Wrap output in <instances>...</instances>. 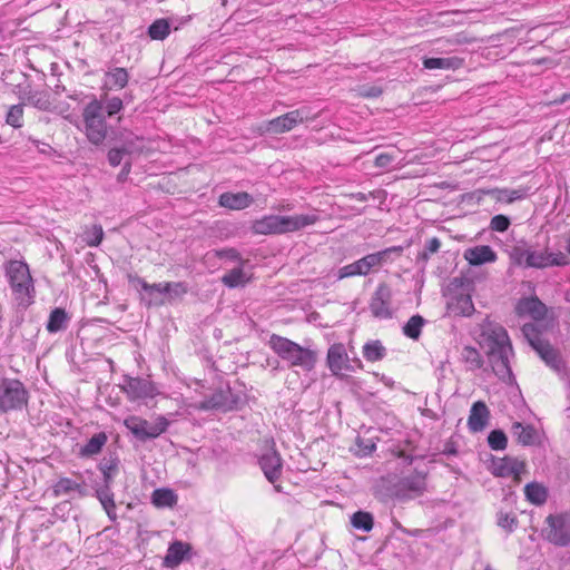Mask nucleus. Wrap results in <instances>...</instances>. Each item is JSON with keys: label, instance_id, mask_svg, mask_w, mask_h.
Segmentation results:
<instances>
[{"label": "nucleus", "instance_id": "obj_40", "mask_svg": "<svg viewBox=\"0 0 570 570\" xmlns=\"http://www.w3.org/2000/svg\"><path fill=\"white\" fill-rule=\"evenodd\" d=\"M170 32V24L166 19L155 20L147 30L148 36L153 40H164Z\"/></svg>", "mask_w": 570, "mask_h": 570}, {"label": "nucleus", "instance_id": "obj_25", "mask_svg": "<svg viewBox=\"0 0 570 570\" xmlns=\"http://www.w3.org/2000/svg\"><path fill=\"white\" fill-rule=\"evenodd\" d=\"M69 321L70 316L66 309L56 307L49 314L46 330L51 334L65 331L68 327Z\"/></svg>", "mask_w": 570, "mask_h": 570}, {"label": "nucleus", "instance_id": "obj_13", "mask_svg": "<svg viewBox=\"0 0 570 570\" xmlns=\"http://www.w3.org/2000/svg\"><path fill=\"white\" fill-rule=\"evenodd\" d=\"M489 470L494 476H512L513 480L519 483L521 481V474L525 472V462L509 455L503 458L492 456Z\"/></svg>", "mask_w": 570, "mask_h": 570}, {"label": "nucleus", "instance_id": "obj_53", "mask_svg": "<svg viewBox=\"0 0 570 570\" xmlns=\"http://www.w3.org/2000/svg\"><path fill=\"white\" fill-rule=\"evenodd\" d=\"M71 512L70 501H62L56 504L52 509V515L57 519L67 520Z\"/></svg>", "mask_w": 570, "mask_h": 570}, {"label": "nucleus", "instance_id": "obj_64", "mask_svg": "<svg viewBox=\"0 0 570 570\" xmlns=\"http://www.w3.org/2000/svg\"><path fill=\"white\" fill-rule=\"evenodd\" d=\"M362 261L364 263V266H365L367 273H370L373 267L381 266V263L379 262L375 253H372V254H368V255L362 257Z\"/></svg>", "mask_w": 570, "mask_h": 570}, {"label": "nucleus", "instance_id": "obj_36", "mask_svg": "<svg viewBox=\"0 0 570 570\" xmlns=\"http://www.w3.org/2000/svg\"><path fill=\"white\" fill-rule=\"evenodd\" d=\"M549 258H550V256H549L548 250H543V252L531 250V253L528 254V257L524 262V267L539 268V269L550 267Z\"/></svg>", "mask_w": 570, "mask_h": 570}, {"label": "nucleus", "instance_id": "obj_32", "mask_svg": "<svg viewBox=\"0 0 570 570\" xmlns=\"http://www.w3.org/2000/svg\"><path fill=\"white\" fill-rule=\"evenodd\" d=\"M524 494L529 502L537 505L543 504L548 499L547 489L538 482L528 483L524 487Z\"/></svg>", "mask_w": 570, "mask_h": 570}, {"label": "nucleus", "instance_id": "obj_27", "mask_svg": "<svg viewBox=\"0 0 570 570\" xmlns=\"http://www.w3.org/2000/svg\"><path fill=\"white\" fill-rule=\"evenodd\" d=\"M463 65V59L459 57H449V58H424L423 67L425 69H444V70H455L459 69Z\"/></svg>", "mask_w": 570, "mask_h": 570}, {"label": "nucleus", "instance_id": "obj_54", "mask_svg": "<svg viewBox=\"0 0 570 570\" xmlns=\"http://www.w3.org/2000/svg\"><path fill=\"white\" fill-rule=\"evenodd\" d=\"M124 107L122 100L119 97H111L106 101V114L108 117L117 115Z\"/></svg>", "mask_w": 570, "mask_h": 570}, {"label": "nucleus", "instance_id": "obj_12", "mask_svg": "<svg viewBox=\"0 0 570 570\" xmlns=\"http://www.w3.org/2000/svg\"><path fill=\"white\" fill-rule=\"evenodd\" d=\"M311 118H313L311 109L302 107L268 120L266 122V131L274 135L284 134Z\"/></svg>", "mask_w": 570, "mask_h": 570}, {"label": "nucleus", "instance_id": "obj_16", "mask_svg": "<svg viewBox=\"0 0 570 570\" xmlns=\"http://www.w3.org/2000/svg\"><path fill=\"white\" fill-rule=\"evenodd\" d=\"M122 391L131 400L154 397L157 393L155 385L147 379L124 376Z\"/></svg>", "mask_w": 570, "mask_h": 570}, {"label": "nucleus", "instance_id": "obj_33", "mask_svg": "<svg viewBox=\"0 0 570 570\" xmlns=\"http://www.w3.org/2000/svg\"><path fill=\"white\" fill-rule=\"evenodd\" d=\"M177 494L167 488L156 489L151 494V502L158 508H171L177 503Z\"/></svg>", "mask_w": 570, "mask_h": 570}, {"label": "nucleus", "instance_id": "obj_11", "mask_svg": "<svg viewBox=\"0 0 570 570\" xmlns=\"http://www.w3.org/2000/svg\"><path fill=\"white\" fill-rule=\"evenodd\" d=\"M326 365L334 376L342 375V372H355L362 368L363 364L360 358H350L346 347L343 343H334L327 350Z\"/></svg>", "mask_w": 570, "mask_h": 570}, {"label": "nucleus", "instance_id": "obj_3", "mask_svg": "<svg viewBox=\"0 0 570 570\" xmlns=\"http://www.w3.org/2000/svg\"><path fill=\"white\" fill-rule=\"evenodd\" d=\"M318 216L301 214L294 216L267 215L252 224V232L257 235H279L297 232L315 224Z\"/></svg>", "mask_w": 570, "mask_h": 570}, {"label": "nucleus", "instance_id": "obj_38", "mask_svg": "<svg viewBox=\"0 0 570 570\" xmlns=\"http://www.w3.org/2000/svg\"><path fill=\"white\" fill-rule=\"evenodd\" d=\"M462 360L468 365V368L471 371L479 370L483 366V358L480 352L472 346H465L461 353Z\"/></svg>", "mask_w": 570, "mask_h": 570}, {"label": "nucleus", "instance_id": "obj_26", "mask_svg": "<svg viewBox=\"0 0 570 570\" xmlns=\"http://www.w3.org/2000/svg\"><path fill=\"white\" fill-rule=\"evenodd\" d=\"M188 550H189L188 544H186L181 541L173 542L169 546L167 553L164 558V564L169 568H174V567L180 564Z\"/></svg>", "mask_w": 570, "mask_h": 570}, {"label": "nucleus", "instance_id": "obj_18", "mask_svg": "<svg viewBox=\"0 0 570 570\" xmlns=\"http://www.w3.org/2000/svg\"><path fill=\"white\" fill-rule=\"evenodd\" d=\"M490 419V411L483 401H476L472 404L468 419L469 430L473 433L483 431Z\"/></svg>", "mask_w": 570, "mask_h": 570}, {"label": "nucleus", "instance_id": "obj_49", "mask_svg": "<svg viewBox=\"0 0 570 570\" xmlns=\"http://www.w3.org/2000/svg\"><path fill=\"white\" fill-rule=\"evenodd\" d=\"M510 225H511L510 218L508 216L501 215V214L493 216L490 222V228L492 230L499 232V233H503V232L508 230Z\"/></svg>", "mask_w": 570, "mask_h": 570}, {"label": "nucleus", "instance_id": "obj_37", "mask_svg": "<svg viewBox=\"0 0 570 570\" xmlns=\"http://www.w3.org/2000/svg\"><path fill=\"white\" fill-rule=\"evenodd\" d=\"M353 528L363 532H368L373 529L374 518L370 512L357 511L351 517Z\"/></svg>", "mask_w": 570, "mask_h": 570}, {"label": "nucleus", "instance_id": "obj_59", "mask_svg": "<svg viewBox=\"0 0 570 570\" xmlns=\"http://www.w3.org/2000/svg\"><path fill=\"white\" fill-rule=\"evenodd\" d=\"M549 263H550V266H560V267H563V266H568L570 264V259L568 258V256L561 252H558V253H549Z\"/></svg>", "mask_w": 570, "mask_h": 570}, {"label": "nucleus", "instance_id": "obj_39", "mask_svg": "<svg viewBox=\"0 0 570 570\" xmlns=\"http://www.w3.org/2000/svg\"><path fill=\"white\" fill-rule=\"evenodd\" d=\"M367 271L364 266L362 258L341 267L337 272V278L343 279L353 276H365Z\"/></svg>", "mask_w": 570, "mask_h": 570}, {"label": "nucleus", "instance_id": "obj_31", "mask_svg": "<svg viewBox=\"0 0 570 570\" xmlns=\"http://www.w3.org/2000/svg\"><path fill=\"white\" fill-rule=\"evenodd\" d=\"M363 356L368 362H377L386 356V348L380 340L368 341L363 345Z\"/></svg>", "mask_w": 570, "mask_h": 570}, {"label": "nucleus", "instance_id": "obj_60", "mask_svg": "<svg viewBox=\"0 0 570 570\" xmlns=\"http://www.w3.org/2000/svg\"><path fill=\"white\" fill-rule=\"evenodd\" d=\"M530 253H531V249H529V248L515 246L512 250L511 256L517 264L524 265L528 254H530Z\"/></svg>", "mask_w": 570, "mask_h": 570}, {"label": "nucleus", "instance_id": "obj_62", "mask_svg": "<svg viewBox=\"0 0 570 570\" xmlns=\"http://www.w3.org/2000/svg\"><path fill=\"white\" fill-rule=\"evenodd\" d=\"M140 140L139 137H135L132 139H126L124 140L122 145L120 146L121 149H129L126 151V155H131L134 153H138L141 150V147L136 145V141Z\"/></svg>", "mask_w": 570, "mask_h": 570}, {"label": "nucleus", "instance_id": "obj_58", "mask_svg": "<svg viewBox=\"0 0 570 570\" xmlns=\"http://www.w3.org/2000/svg\"><path fill=\"white\" fill-rule=\"evenodd\" d=\"M485 194L490 195L493 199L500 203H507L510 204L509 199V189L508 188H493L484 191Z\"/></svg>", "mask_w": 570, "mask_h": 570}, {"label": "nucleus", "instance_id": "obj_44", "mask_svg": "<svg viewBox=\"0 0 570 570\" xmlns=\"http://www.w3.org/2000/svg\"><path fill=\"white\" fill-rule=\"evenodd\" d=\"M128 281L131 284L140 285L141 289L147 292L149 295H151L154 292H157L159 294H166V291L164 289V287L166 286V282L148 284L144 278L137 275H128Z\"/></svg>", "mask_w": 570, "mask_h": 570}, {"label": "nucleus", "instance_id": "obj_19", "mask_svg": "<svg viewBox=\"0 0 570 570\" xmlns=\"http://www.w3.org/2000/svg\"><path fill=\"white\" fill-rule=\"evenodd\" d=\"M254 202L252 195L246 191L230 193L226 191L219 196L218 204L222 207L232 210H242L249 207Z\"/></svg>", "mask_w": 570, "mask_h": 570}, {"label": "nucleus", "instance_id": "obj_34", "mask_svg": "<svg viewBox=\"0 0 570 570\" xmlns=\"http://www.w3.org/2000/svg\"><path fill=\"white\" fill-rule=\"evenodd\" d=\"M119 459L115 454H110L101 460L99 463V470L104 475L105 483H111L115 473L118 471Z\"/></svg>", "mask_w": 570, "mask_h": 570}, {"label": "nucleus", "instance_id": "obj_28", "mask_svg": "<svg viewBox=\"0 0 570 570\" xmlns=\"http://www.w3.org/2000/svg\"><path fill=\"white\" fill-rule=\"evenodd\" d=\"M40 333V324L32 317L23 320L21 323V336L26 343V348L33 350L36 341Z\"/></svg>", "mask_w": 570, "mask_h": 570}, {"label": "nucleus", "instance_id": "obj_61", "mask_svg": "<svg viewBox=\"0 0 570 570\" xmlns=\"http://www.w3.org/2000/svg\"><path fill=\"white\" fill-rule=\"evenodd\" d=\"M394 157L387 153H382L375 157L374 165L379 168H387L391 166Z\"/></svg>", "mask_w": 570, "mask_h": 570}, {"label": "nucleus", "instance_id": "obj_47", "mask_svg": "<svg viewBox=\"0 0 570 570\" xmlns=\"http://www.w3.org/2000/svg\"><path fill=\"white\" fill-rule=\"evenodd\" d=\"M441 247V242L438 237L430 238L424 247V250L417 254L416 261L425 264L431 254L436 253Z\"/></svg>", "mask_w": 570, "mask_h": 570}, {"label": "nucleus", "instance_id": "obj_51", "mask_svg": "<svg viewBox=\"0 0 570 570\" xmlns=\"http://www.w3.org/2000/svg\"><path fill=\"white\" fill-rule=\"evenodd\" d=\"M164 289L170 297H180L187 293V286L183 282H166Z\"/></svg>", "mask_w": 570, "mask_h": 570}, {"label": "nucleus", "instance_id": "obj_9", "mask_svg": "<svg viewBox=\"0 0 570 570\" xmlns=\"http://www.w3.org/2000/svg\"><path fill=\"white\" fill-rule=\"evenodd\" d=\"M28 400L29 392L20 380H0V413L20 411L27 406Z\"/></svg>", "mask_w": 570, "mask_h": 570}, {"label": "nucleus", "instance_id": "obj_29", "mask_svg": "<svg viewBox=\"0 0 570 570\" xmlns=\"http://www.w3.org/2000/svg\"><path fill=\"white\" fill-rule=\"evenodd\" d=\"M129 81L126 68L116 67L106 72V87L109 89H124Z\"/></svg>", "mask_w": 570, "mask_h": 570}, {"label": "nucleus", "instance_id": "obj_24", "mask_svg": "<svg viewBox=\"0 0 570 570\" xmlns=\"http://www.w3.org/2000/svg\"><path fill=\"white\" fill-rule=\"evenodd\" d=\"M72 492H77L79 497H85L87 494V490L83 483H78L70 478H60L52 485V494L58 498L61 495H68Z\"/></svg>", "mask_w": 570, "mask_h": 570}, {"label": "nucleus", "instance_id": "obj_21", "mask_svg": "<svg viewBox=\"0 0 570 570\" xmlns=\"http://www.w3.org/2000/svg\"><path fill=\"white\" fill-rule=\"evenodd\" d=\"M511 432L517 439V442L523 446H532L538 442L539 439L538 431L531 424L514 422L512 424Z\"/></svg>", "mask_w": 570, "mask_h": 570}, {"label": "nucleus", "instance_id": "obj_63", "mask_svg": "<svg viewBox=\"0 0 570 570\" xmlns=\"http://www.w3.org/2000/svg\"><path fill=\"white\" fill-rule=\"evenodd\" d=\"M104 238V230L101 226H94L92 238L87 240L89 246H98Z\"/></svg>", "mask_w": 570, "mask_h": 570}, {"label": "nucleus", "instance_id": "obj_35", "mask_svg": "<svg viewBox=\"0 0 570 570\" xmlns=\"http://www.w3.org/2000/svg\"><path fill=\"white\" fill-rule=\"evenodd\" d=\"M425 322L421 315H413L403 326V334L414 341L419 340Z\"/></svg>", "mask_w": 570, "mask_h": 570}, {"label": "nucleus", "instance_id": "obj_22", "mask_svg": "<svg viewBox=\"0 0 570 570\" xmlns=\"http://www.w3.org/2000/svg\"><path fill=\"white\" fill-rule=\"evenodd\" d=\"M515 311L519 315L528 314L538 320L544 316L546 305L537 297H524L519 299Z\"/></svg>", "mask_w": 570, "mask_h": 570}, {"label": "nucleus", "instance_id": "obj_14", "mask_svg": "<svg viewBox=\"0 0 570 570\" xmlns=\"http://www.w3.org/2000/svg\"><path fill=\"white\" fill-rule=\"evenodd\" d=\"M549 524L548 540L559 547L570 544V513L549 515L546 519Z\"/></svg>", "mask_w": 570, "mask_h": 570}, {"label": "nucleus", "instance_id": "obj_6", "mask_svg": "<svg viewBox=\"0 0 570 570\" xmlns=\"http://www.w3.org/2000/svg\"><path fill=\"white\" fill-rule=\"evenodd\" d=\"M82 118L85 122V134L88 140L92 145H101L108 132L102 100L92 97L82 110Z\"/></svg>", "mask_w": 570, "mask_h": 570}, {"label": "nucleus", "instance_id": "obj_17", "mask_svg": "<svg viewBox=\"0 0 570 570\" xmlns=\"http://www.w3.org/2000/svg\"><path fill=\"white\" fill-rule=\"evenodd\" d=\"M258 462L265 478L271 483H275L281 478L283 471V460L275 449L264 453L259 458Z\"/></svg>", "mask_w": 570, "mask_h": 570}, {"label": "nucleus", "instance_id": "obj_23", "mask_svg": "<svg viewBox=\"0 0 570 570\" xmlns=\"http://www.w3.org/2000/svg\"><path fill=\"white\" fill-rule=\"evenodd\" d=\"M127 429L137 438L139 441H147L155 439L153 434L151 423L147 420L132 416L125 421Z\"/></svg>", "mask_w": 570, "mask_h": 570}, {"label": "nucleus", "instance_id": "obj_10", "mask_svg": "<svg viewBox=\"0 0 570 570\" xmlns=\"http://www.w3.org/2000/svg\"><path fill=\"white\" fill-rule=\"evenodd\" d=\"M473 282L468 277H454L450 283V289L454 292L448 308L456 316H471L474 313V305L470 292Z\"/></svg>", "mask_w": 570, "mask_h": 570}, {"label": "nucleus", "instance_id": "obj_50", "mask_svg": "<svg viewBox=\"0 0 570 570\" xmlns=\"http://www.w3.org/2000/svg\"><path fill=\"white\" fill-rule=\"evenodd\" d=\"M356 455L358 456H367L370 455L375 449L376 445L372 440H364L362 438H356Z\"/></svg>", "mask_w": 570, "mask_h": 570}, {"label": "nucleus", "instance_id": "obj_4", "mask_svg": "<svg viewBox=\"0 0 570 570\" xmlns=\"http://www.w3.org/2000/svg\"><path fill=\"white\" fill-rule=\"evenodd\" d=\"M6 276L19 305L27 307L33 302L35 286L30 269L22 261H9L4 266Z\"/></svg>", "mask_w": 570, "mask_h": 570}, {"label": "nucleus", "instance_id": "obj_45", "mask_svg": "<svg viewBox=\"0 0 570 570\" xmlns=\"http://www.w3.org/2000/svg\"><path fill=\"white\" fill-rule=\"evenodd\" d=\"M22 118H23V106L21 104L13 105L9 108L6 115V124L13 128L22 127Z\"/></svg>", "mask_w": 570, "mask_h": 570}, {"label": "nucleus", "instance_id": "obj_46", "mask_svg": "<svg viewBox=\"0 0 570 570\" xmlns=\"http://www.w3.org/2000/svg\"><path fill=\"white\" fill-rule=\"evenodd\" d=\"M111 483H105L96 490V497L100 501L102 508H115L114 493L110 489Z\"/></svg>", "mask_w": 570, "mask_h": 570}, {"label": "nucleus", "instance_id": "obj_1", "mask_svg": "<svg viewBox=\"0 0 570 570\" xmlns=\"http://www.w3.org/2000/svg\"><path fill=\"white\" fill-rule=\"evenodd\" d=\"M480 338L494 374L500 380L510 382L513 379L510 366L513 348L507 330L499 323L485 318L480 325Z\"/></svg>", "mask_w": 570, "mask_h": 570}, {"label": "nucleus", "instance_id": "obj_20", "mask_svg": "<svg viewBox=\"0 0 570 570\" xmlns=\"http://www.w3.org/2000/svg\"><path fill=\"white\" fill-rule=\"evenodd\" d=\"M497 257V253L489 245L474 246L464 252V258L473 266L493 263Z\"/></svg>", "mask_w": 570, "mask_h": 570}, {"label": "nucleus", "instance_id": "obj_30", "mask_svg": "<svg viewBox=\"0 0 570 570\" xmlns=\"http://www.w3.org/2000/svg\"><path fill=\"white\" fill-rule=\"evenodd\" d=\"M107 435L105 432H99L91 436L85 445L81 446L79 454L82 458H90L101 452L104 445L107 443Z\"/></svg>", "mask_w": 570, "mask_h": 570}, {"label": "nucleus", "instance_id": "obj_55", "mask_svg": "<svg viewBox=\"0 0 570 570\" xmlns=\"http://www.w3.org/2000/svg\"><path fill=\"white\" fill-rule=\"evenodd\" d=\"M402 252L403 248L401 246H392L383 250L376 252L375 254L382 266L383 264L387 263L391 259L392 254L401 255Z\"/></svg>", "mask_w": 570, "mask_h": 570}, {"label": "nucleus", "instance_id": "obj_48", "mask_svg": "<svg viewBox=\"0 0 570 570\" xmlns=\"http://www.w3.org/2000/svg\"><path fill=\"white\" fill-rule=\"evenodd\" d=\"M498 525L502 529L507 530L508 532L514 531V529L518 525V519L514 513H504L499 512L498 513Z\"/></svg>", "mask_w": 570, "mask_h": 570}, {"label": "nucleus", "instance_id": "obj_7", "mask_svg": "<svg viewBox=\"0 0 570 570\" xmlns=\"http://www.w3.org/2000/svg\"><path fill=\"white\" fill-rule=\"evenodd\" d=\"M426 478L428 471L415 469L392 484L391 498L399 502H407L423 495L428 489Z\"/></svg>", "mask_w": 570, "mask_h": 570}, {"label": "nucleus", "instance_id": "obj_5", "mask_svg": "<svg viewBox=\"0 0 570 570\" xmlns=\"http://www.w3.org/2000/svg\"><path fill=\"white\" fill-rule=\"evenodd\" d=\"M246 404V395L242 391H234L228 384L216 389L210 395H206L197 405L202 411H217L227 413L238 411Z\"/></svg>", "mask_w": 570, "mask_h": 570}, {"label": "nucleus", "instance_id": "obj_43", "mask_svg": "<svg viewBox=\"0 0 570 570\" xmlns=\"http://www.w3.org/2000/svg\"><path fill=\"white\" fill-rule=\"evenodd\" d=\"M488 444L493 451H503L508 446V438L502 430H492L488 435Z\"/></svg>", "mask_w": 570, "mask_h": 570}, {"label": "nucleus", "instance_id": "obj_52", "mask_svg": "<svg viewBox=\"0 0 570 570\" xmlns=\"http://www.w3.org/2000/svg\"><path fill=\"white\" fill-rule=\"evenodd\" d=\"M128 150L129 149H121L120 147L111 148L107 155L108 163L110 164V166H112V167L119 166L121 164V161L124 160L125 156H127L126 151H128Z\"/></svg>", "mask_w": 570, "mask_h": 570}, {"label": "nucleus", "instance_id": "obj_56", "mask_svg": "<svg viewBox=\"0 0 570 570\" xmlns=\"http://www.w3.org/2000/svg\"><path fill=\"white\" fill-rule=\"evenodd\" d=\"M169 426V421L160 415L156 419L155 423H151L153 434L156 438H158L160 434L167 431Z\"/></svg>", "mask_w": 570, "mask_h": 570}, {"label": "nucleus", "instance_id": "obj_41", "mask_svg": "<svg viewBox=\"0 0 570 570\" xmlns=\"http://www.w3.org/2000/svg\"><path fill=\"white\" fill-rule=\"evenodd\" d=\"M27 101L35 108L43 111L50 110L52 105L47 91H30L27 97Z\"/></svg>", "mask_w": 570, "mask_h": 570}, {"label": "nucleus", "instance_id": "obj_2", "mask_svg": "<svg viewBox=\"0 0 570 570\" xmlns=\"http://www.w3.org/2000/svg\"><path fill=\"white\" fill-rule=\"evenodd\" d=\"M268 345L289 367H301L305 372H311L317 363L316 351L301 346L287 337L272 334Z\"/></svg>", "mask_w": 570, "mask_h": 570}, {"label": "nucleus", "instance_id": "obj_15", "mask_svg": "<svg viewBox=\"0 0 570 570\" xmlns=\"http://www.w3.org/2000/svg\"><path fill=\"white\" fill-rule=\"evenodd\" d=\"M391 301L392 291L390 286L386 283L379 284L370 302L372 315L380 320L392 318Z\"/></svg>", "mask_w": 570, "mask_h": 570}, {"label": "nucleus", "instance_id": "obj_8", "mask_svg": "<svg viewBox=\"0 0 570 570\" xmlns=\"http://www.w3.org/2000/svg\"><path fill=\"white\" fill-rule=\"evenodd\" d=\"M522 333L530 346L538 353L540 358L553 371L561 372L566 368L561 354L549 341L541 338L537 327L533 324H525Z\"/></svg>", "mask_w": 570, "mask_h": 570}, {"label": "nucleus", "instance_id": "obj_42", "mask_svg": "<svg viewBox=\"0 0 570 570\" xmlns=\"http://www.w3.org/2000/svg\"><path fill=\"white\" fill-rule=\"evenodd\" d=\"M222 282L225 286L235 288L238 286H244L248 282V278L246 277L244 271L237 267L225 274L222 278Z\"/></svg>", "mask_w": 570, "mask_h": 570}, {"label": "nucleus", "instance_id": "obj_57", "mask_svg": "<svg viewBox=\"0 0 570 570\" xmlns=\"http://www.w3.org/2000/svg\"><path fill=\"white\" fill-rule=\"evenodd\" d=\"M383 90L377 86L364 85L358 88L360 96L364 98H377L382 95Z\"/></svg>", "mask_w": 570, "mask_h": 570}]
</instances>
